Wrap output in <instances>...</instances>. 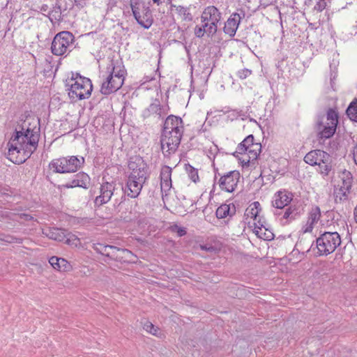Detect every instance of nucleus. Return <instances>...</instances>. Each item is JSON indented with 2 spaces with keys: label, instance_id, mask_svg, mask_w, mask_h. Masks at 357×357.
I'll list each match as a JSON object with an SVG mask.
<instances>
[{
  "label": "nucleus",
  "instance_id": "nucleus-1",
  "mask_svg": "<svg viewBox=\"0 0 357 357\" xmlns=\"http://www.w3.org/2000/svg\"><path fill=\"white\" fill-rule=\"evenodd\" d=\"M261 151L260 143L255 142L252 135L247 136L237 146L234 155L238 158L243 166H249L255 161Z\"/></svg>",
  "mask_w": 357,
  "mask_h": 357
},
{
  "label": "nucleus",
  "instance_id": "nucleus-2",
  "mask_svg": "<svg viewBox=\"0 0 357 357\" xmlns=\"http://www.w3.org/2000/svg\"><path fill=\"white\" fill-rule=\"evenodd\" d=\"M26 127V121L21 125H18L8 142V158L15 164H20L24 162V158H20L24 155L25 142L24 141L23 133Z\"/></svg>",
  "mask_w": 357,
  "mask_h": 357
},
{
  "label": "nucleus",
  "instance_id": "nucleus-3",
  "mask_svg": "<svg viewBox=\"0 0 357 357\" xmlns=\"http://www.w3.org/2000/svg\"><path fill=\"white\" fill-rule=\"evenodd\" d=\"M112 70L102 83L100 92L104 95H109L119 90L124 82L126 70L122 63L116 62L112 64Z\"/></svg>",
  "mask_w": 357,
  "mask_h": 357
},
{
  "label": "nucleus",
  "instance_id": "nucleus-4",
  "mask_svg": "<svg viewBox=\"0 0 357 357\" xmlns=\"http://www.w3.org/2000/svg\"><path fill=\"white\" fill-rule=\"evenodd\" d=\"M66 86H69L68 96L73 101L89 98L93 89L91 79L81 76L71 78L66 83Z\"/></svg>",
  "mask_w": 357,
  "mask_h": 357
},
{
  "label": "nucleus",
  "instance_id": "nucleus-5",
  "mask_svg": "<svg viewBox=\"0 0 357 357\" xmlns=\"http://www.w3.org/2000/svg\"><path fill=\"white\" fill-rule=\"evenodd\" d=\"M75 36L69 31L57 33L51 45V51L54 55L63 56L70 52L73 48Z\"/></svg>",
  "mask_w": 357,
  "mask_h": 357
},
{
  "label": "nucleus",
  "instance_id": "nucleus-6",
  "mask_svg": "<svg viewBox=\"0 0 357 357\" xmlns=\"http://www.w3.org/2000/svg\"><path fill=\"white\" fill-rule=\"evenodd\" d=\"M84 161V158H78L76 156L69 158H60L52 160L49 165L50 169L56 173L75 172Z\"/></svg>",
  "mask_w": 357,
  "mask_h": 357
},
{
  "label": "nucleus",
  "instance_id": "nucleus-7",
  "mask_svg": "<svg viewBox=\"0 0 357 357\" xmlns=\"http://www.w3.org/2000/svg\"><path fill=\"white\" fill-rule=\"evenodd\" d=\"M319 255L333 253L341 244V238L337 232H324L316 240Z\"/></svg>",
  "mask_w": 357,
  "mask_h": 357
},
{
  "label": "nucleus",
  "instance_id": "nucleus-8",
  "mask_svg": "<svg viewBox=\"0 0 357 357\" xmlns=\"http://www.w3.org/2000/svg\"><path fill=\"white\" fill-rule=\"evenodd\" d=\"M132 14L138 22L144 29H149L153 22V17L149 6L139 0H131Z\"/></svg>",
  "mask_w": 357,
  "mask_h": 357
},
{
  "label": "nucleus",
  "instance_id": "nucleus-9",
  "mask_svg": "<svg viewBox=\"0 0 357 357\" xmlns=\"http://www.w3.org/2000/svg\"><path fill=\"white\" fill-rule=\"evenodd\" d=\"M326 119L331 120V126H324V116L319 119L317 123L318 137L320 139H328L333 136L336 131L338 123V113L332 108L328 109L326 114Z\"/></svg>",
  "mask_w": 357,
  "mask_h": 357
},
{
  "label": "nucleus",
  "instance_id": "nucleus-10",
  "mask_svg": "<svg viewBox=\"0 0 357 357\" xmlns=\"http://www.w3.org/2000/svg\"><path fill=\"white\" fill-rule=\"evenodd\" d=\"M183 134L173 133L171 131L162 130L160 144L162 153L165 157H169L176 153L181 143Z\"/></svg>",
  "mask_w": 357,
  "mask_h": 357
},
{
  "label": "nucleus",
  "instance_id": "nucleus-11",
  "mask_svg": "<svg viewBox=\"0 0 357 357\" xmlns=\"http://www.w3.org/2000/svg\"><path fill=\"white\" fill-rule=\"evenodd\" d=\"M222 17L219 10L213 6H209L204 8L201 15L202 22L207 24V31L211 34H215L218 31V24Z\"/></svg>",
  "mask_w": 357,
  "mask_h": 357
},
{
  "label": "nucleus",
  "instance_id": "nucleus-12",
  "mask_svg": "<svg viewBox=\"0 0 357 357\" xmlns=\"http://www.w3.org/2000/svg\"><path fill=\"white\" fill-rule=\"evenodd\" d=\"M23 137L25 142V148L24 149V155L20 156V158H24L25 162L37 149L40 135L38 131H35L26 125Z\"/></svg>",
  "mask_w": 357,
  "mask_h": 357
},
{
  "label": "nucleus",
  "instance_id": "nucleus-13",
  "mask_svg": "<svg viewBox=\"0 0 357 357\" xmlns=\"http://www.w3.org/2000/svg\"><path fill=\"white\" fill-rule=\"evenodd\" d=\"M148 176H136L135 174H130L124 190L125 193L131 198H136L139 195L143 184L146 182Z\"/></svg>",
  "mask_w": 357,
  "mask_h": 357
},
{
  "label": "nucleus",
  "instance_id": "nucleus-14",
  "mask_svg": "<svg viewBox=\"0 0 357 357\" xmlns=\"http://www.w3.org/2000/svg\"><path fill=\"white\" fill-rule=\"evenodd\" d=\"M239 178V172L231 171L220 178L218 184L222 190L232 192L235 190Z\"/></svg>",
  "mask_w": 357,
  "mask_h": 357
},
{
  "label": "nucleus",
  "instance_id": "nucleus-15",
  "mask_svg": "<svg viewBox=\"0 0 357 357\" xmlns=\"http://www.w3.org/2000/svg\"><path fill=\"white\" fill-rule=\"evenodd\" d=\"M116 184L114 182H105L100 188V195L94 200L96 206H102L107 203L112 198L115 190Z\"/></svg>",
  "mask_w": 357,
  "mask_h": 357
},
{
  "label": "nucleus",
  "instance_id": "nucleus-16",
  "mask_svg": "<svg viewBox=\"0 0 357 357\" xmlns=\"http://www.w3.org/2000/svg\"><path fill=\"white\" fill-rule=\"evenodd\" d=\"M128 168L131 171L130 174L148 176L147 165L143 158L139 155H135L130 158Z\"/></svg>",
  "mask_w": 357,
  "mask_h": 357
},
{
  "label": "nucleus",
  "instance_id": "nucleus-17",
  "mask_svg": "<svg viewBox=\"0 0 357 357\" xmlns=\"http://www.w3.org/2000/svg\"><path fill=\"white\" fill-rule=\"evenodd\" d=\"M110 254V259L121 263L129 264L134 262L135 256L128 249H122L113 246Z\"/></svg>",
  "mask_w": 357,
  "mask_h": 357
},
{
  "label": "nucleus",
  "instance_id": "nucleus-18",
  "mask_svg": "<svg viewBox=\"0 0 357 357\" xmlns=\"http://www.w3.org/2000/svg\"><path fill=\"white\" fill-rule=\"evenodd\" d=\"M163 130L183 134L184 128L182 119L174 115L169 116L165 121Z\"/></svg>",
  "mask_w": 357,
  "mask_h": 357
},
{
  "label": "nucleus",
  "instance_id": "nucleus-19",
  "mask_svg": "<svg viewBox=\"0 0 357 357\" xmlns=\"http://www.w3.org/2000/svg\"><path fill=\"white\" fill-rule=\"evenodd\" d=\"M327 159H330V155L328 153L316 149L308 152L304 158V161L311 166H315Z\"/></svg>",
  "mask_w": 357,
  "mask_h": 357
},
{
  "label": "nucleus",
  "instance_id": "nucleus-20",
  "mask_svg": "<svg viewBox=\"0 0 357 357\" xmlns=\"http://www.w3.org/2000/svg\"><path fill=\"white\" fill-rule=\"evenodd\" d=\"M90 178L88 174L84 172H79L74 176L70 182L67 183L62 186L65 188L80 187L86 189L88 188Z\"/></svg>",
  "mask_w": 357,
  "mask_h": 357
},
{
  "label": "nucleus",
  "instance_id": "nucleus-21",
  "mask_svg": "<svg viewBox=\"0 0 357 357\" xmlns=\"http://www.w3.org/2000/svg\"><path fill=\"white\" fill-rule=\"evenodd\" d=\"M292 200V194L287 191H278L272 201L273 206L282 209L288 206Z\"/></svg>",
  "mask_w": 357,
  "mask_h": 357
},
{
  "label": "nucleus",
  "instance_id": "nucleus-22",
  "mask_svg": "<svg viewBox=\"0 0 357 357\" xmlns=\"http://www.w3.org/2000/svg\"><path fill=\"white\" fill-rule=\"evenodd\" d=\"M241 17L239 13H232L225 23L224 32L229 36H234L241 22Z\"/></svg>",
  "mask_w": 357,
  "mask_h": 357
},
{
  "label": "nucleus",
  "instance_id": "nucleus-23",
  "mask_svg": "<svg viewBox=\"0 0 357 357\" xmlns=\"http://www.w3.org/2000/svg\"><path fill=\"white\" fill-rule=\"evenodd\" d=\"M172 168L165 165L160 170V188L162 192L167 193L172 188Z\"/></svg>",
  "mask_w": 357,
  "mask_h": 357
},
{
  "label": "nucleus",
  "instance_id": "nucleus-24",
  "mask_svg": "<svg viewBox=\"0 0 357 357\" xmlns=\"http://www.w3.org/2000/svg\"><path fill=\"white\" fill-rule=\"evenodd\" d=\"M321 218V210L319 206H313L309 212L307 221L303 227L305 233L311 232L314 225L318 222Z\"/></svg>",
  "mask_w": 357,
  "mask_h": 357
},
{
  "label": "nucleus",
  "instance_id": "nucleus-25",
  "mask_svg": "<svg viewBox=\"0 0 357 357\" xmlns=\"http://www.w3.org/2000/svg\"><path fill=\"white\" fill-rule=\"evenodd\" d=\"M43 234L50 239L63 242L66 238V231L59 228H47Z\"/></svg>",
  "mask_w": 357,
  "mask_h": 357
},
{
  "label": "nucleus",
  "instance_id": "nucleus-26",
  "mask_svg": "<svg viewBox=\"0 0 357 357\" xmlns=\"http://www.w3.org/2000/svg\"><path fill=\"white\" fill-rule=\"evenodd\" d=\"M236 207L234 204H224L220 205L216 210L215 215L218 219L232 217L236 214Z\"/></svg>",
  "mask_w": 357,
  "mask_h": 357
},
{
  "label": "nucleus",
  "instance_id": "nucleus-27",
  "mask_svg": "<svg viewBox=\"0 0 357 357\" xmlns=\"http://www.w3.org/2000/svg\"><path fill=\"white\" fill-rule=\"evenodd\" d=\"M49 263L54 269L59 271H68L72 268L70 264L67 260L56 256L50 257Z\"/></svg>",
  "mask_w": 357,
  "mask_h": 357
},
{
  "label": "nucleus",
  "instance_id": "nucleus-28",
  "mask_svg": "<svg viewBox=\"0 0 357 357\" xmlns=\"http://www.w3.org/2000/svg\"><path fill=\"white\" fill-rule=\"evenodd\" d=\"M317 166L318 167L317 171L323 177L328 176L331 174H334V168L332 164V159L331 156L330 159H327V160L321 162L319 164H317Z\"/></svg>",
  "mask_w": 357,
  "mask_h": 357
},
{
  "label": "nucleus",
  "instance_id": "nucleus-29",
  "mask_svg": "<svg viewBox=\"0 0 357 357\" xmlns=\"http://www.w3.org/2000/svg\"><path fill=\"white\" fill-rule=\"evenodd\" d=\"M350 191V188H345V187H341L340 185L335 186L333 192L335 202L336 203H340L347 201L349 198Z\"/></svg>",
  "mask_w": 357,
  "mask_h": 357
},
{
  "label": "nucleus",
  "instance_id": "nucleus-30",
  "mask_svg": "<svg viewBox=\"0 0 357 357\" xmlns=\"http://www.w3.org/2000/svg\"><path fill=\"white\" fill-rule=\"evenodd\" d=\"M261 205L259 202H255L252 203L249 207L246 209V214L248 217L257 220L259 216V212L261 211Z\"/></svg>",
  "mask_w": 357,
  "mask_h": 357
},
{
  "label": "nucleus",
  "instance_id": "nucleus-31",
  "mask_svg": "<svg viewBox=\"0 0 357 357\" xmlns=\"http://www.w3.org/2000/svg\"><path fill=\"white\" fill-rule=\"evenodd\" d=\"M172 9L173 8L176 10V12L181 16L183 20L185 21H191L192 20V17L191 14L188 12V9L186 7L182 6H176V5H171Z\"/></svg>",
  "mask_w": 357,
  "mask_h": 357
},
{
  "label": "nucleus",
  "instance_id": "nucleus-32",
  "mask_svg": "<svg viewBox=\"0 0 357 357\" xmlns=\"http://www.w3.org/2000/svg\"><path fill=\"white\" fill-rule=\"evenodd\" d=\"M341 184H338L341 187H345V188H351L353 178L352 175L349 172L344 171L340 175Z\"/></svg>",
  "mask_w": 357,
  "mask_h": 357
},
{
  "label": "nucleus",
  "instance_id": "nucleus-33",
  "mask_svg": "<svg viewBox=\"0 0 357 357\" xmlns=\"http://www.w3.org/2000/svg\"><path fill=\"white\" fill-rule=\"evenodd\" d=\"M347 114L351 121L357 122V98H355L349 104L347 109Z\"/></svg>",
  "mask_w": 357,
  "mask_h": 357
},
{
  "label": "nucleus",
  "instance_id": "nucleus-34",
  "mask_svg": "<svg viewBox=\"0 0 357 357\" xmlns=\"http://www.w3.org/2000/svg\"><path fill=\"white\" fill-rule=\"evenodd\" d=\"M298 212L297 211V208L295 206H290L287 208L283 213L282 218L284 219L291 221L298 216Z\"/></svg>",
  "mask_w": 357,
  "mask_h": 357
},
{
  "label": "nucleus",
  "instance_id": "nucleus-35",
  "mask_svg": "<svg viewBox=\"0 0 357 357\" xmlns=\"http://www.w3.org/2000/svg\"><path fill=\"white\" fill-rule=\"evenodd\" d=\"M207 29H208L207 24H204L203 23V24L201 26H196L195 27V30H194L195 35L198 38L203 37L205 33H206L208 36H213L214 35V34L209 33V32L207 31Z\"/></svg>",
  "mask_w": 357,
  "mask_h": 357
},
{
  "label": "nucleus",
  "instance_id": "nucleus-36",
  "mask_svg": "<svg viewBox=\"0 0 357 357\" xmlns=\"http://www.w3.org/2000/svg\"><path fill=\"white\" fill-rule=\"evenodd\" d=\"M143 328L148 333L158 336V332L159 331V328L155 326L151 322L149 321H146L143 324Z\"/></svg>",
  "mask_w": 357,
  "mask_h": 357
},
{
  "label": "nucleus",
  "instance_id": "nucleus-37",
  "mask_svg": "<svg viewBox=\"0 0 357 357\" xmlns=\"http://www.w3.org/2000/svg\"><path fill=\"white\" fill-rule=\"evenodd\" d=\"M113 245H99L98 247L96 248L97 252L100 253L102 255L106 256L107 257H110V254L112 252Z\"/></svg>",
  "mask_w": 357,
  "mask_h": 357
},
{
  "label": "nucleus",
  "instance_id": "nucleus-38",
  "mask_svg": "<svg viewBox=\"0 0 357 357\" xmlns=\"http://www.w3.org/2000/svg\"><path fill=\"white\" fill-rule=\"evenodd\" d=\"M186 170L188 172V176L195 183H197L199 181L198 171L195 169L191 165H188L186 167Z\"/></svg>",
  "mask_w": 357,
  "mask_h": 357
},
{
  "label": "nucleus",
  "instance_id": "nucleus-39",
  "mask_svg": "<svg viewBox=\"0 0 357 357\" xmlns=\"http://www.w3.org/2000/svg\"><path fill=\"white\" fill-rule=\"evenodd\" d=\"M66 244L77 246L79 243V239L74 234L66 233L64 241Z\"/></svg>",
  "mask_w": 357,
  "mask_h": 357
},
{
  "label": "nucleus",
  "instance_id": "nucleus-40",
  "mask_svg": "<svg viewBox=\"0 0 357 357\" xmlns=\"http://www.w3.org/2000/svg\"><path fill=\"white\" fill-rule=\"evenodd\" d=\"M263 228H264V226L260 221H258V222L255 223V232L256 233V234L259 238H261L264 239H268L271 237L270 236H262V229Z\"/></svg>",
  "mask_w": 357,
  "mask_h": 357
},
{
  "label": "nucleus",
  "instance_id": "nucleus-41",
  "mask_svg": "<svg viewBox=\"0 0 357 357\" xmlns=\"http://www.w3.org/2000/svg\"><path fill=\"white\" fill-rule=\"evenodd\" d=\"M228 117L231 118V120L241 117L243 120L245 119V114L242 110H231L228 112Z\"/></svg>",
  "mask_w": 357,
  "mask_h": 357
},
{
  "label": "nucleus",
  "instance_id": "nucleus-42",
  "mask_svg": "<svg viewBox=\"0 0 357 357\" xmlns=\"http://www.w3.org/2000/svg\"><path fill=\"white\" fill-rule=\"evenodd\" d=\"M326 7V0H319L313 8V10L317 13L323 11Z\"/></svg>",
  "mask_w": 357,
  "mask_h": 357
},
{
  "label": "nucleus",
  "instance_id": "nucleus-43",
  "mask_svg": "<svg viewBox=\"0 0 357 357\" xmlns=\"http://www.w3.org/2000/svg\"><path fill=\"white\" fill-rule=\"evenodd\" d=\"M252 74V70L248 68H244L242 70H240L237 73L238 77L241 79H244L247 77H248Z\"/></svg>",
  "mask_w": 357,
  "mask_h": 357
},
{
  "label": "nucleus",
  "instance_id": "nucleus-44",
  "mask_svg": "<svg viewBox=\"0 0 357 357\" xmlns=\"http://www.w3.org/2000/svg\"><path fill=\"white\" fill-rule=\"evenodd\" d=\"M4 241L8 242V243H22V238H16V237L11 236H6V239H4Z\"/></svg>",
  "mask_w": 357,
  "mask_h": 357
},
{
  "label": "nucleus",
  "instance_id": "nucleus-45",
  "mask_svg": "<svg viewBox=\"0 0 357 357\" xmlns=\"http://www.w3.org/2000/svg\"><path fill=\"white\" fill-rule=\"evenodd\" d=\"M173 230L177 233L178 236H183L186 234V230L185 228L179 227L177 225L174 226Z\"/></svg>",
  "mask_w": 357,
  "mask_h": 357
},
{
  "label": "nucleus",
  "instance_id": "nucleus-46",
  "mask_svg": "<svg viewBox=\"0 0 357 357\" xmlns=\"http://www.w3.org/2000/svg\"><path fill=\"white\" fill-rule=\"evenodd\" d=\"M148 110L151 112H158L160 110V104L159 103H153L150 105V106L148 108Z\"/></svg>",
  "mask_w": 357,
  "mask_h": 357
},
{
  "label": "nucleus",
  "instance_id": "nucleus-47",
  "mask_svg": "<svg viewBox=\"0 0 357 357\" xmlns=\"http://www.w3.org/2000/svg\"><path fill=\"white\" fill-rule=\"evenodd\" d=\"M353 155L355 164L357 165V144L354 147Z\"/></svg>",
  "mask_w": 357,
  "mask_h": 357
},
{
  "label": "nucleus",
  "instance_id": "nucleus-48",
  "mask_svg": "<svg viewBox=\"0 0 357 357\" xmlns=\"http://www.w3.org/2000/svg\"><path fill=\"white\" fill-rule=\"evenodd\" d=\"M324 126H325V127L331 126V120H327L326 117V118L324 117Z\"/></svg>",
  "mask_w": 357,
  "mask_h": 357
},
{
  "label": "nucleus",
  "instance_id": "nucleus-49",
  "mask_svg": "<svg viewBox=\"0 0 357 357\" xmlns=\"http://www.w3.org/2000/svg\"><path fill=\"white\" fill-rule=\"evenodd\" d=\"M354 217L356 222L357 223V205L356 206L354 210Z\"/></svg>",
  "mask_w": 357,
  "mask_h": 357
},
{
  "label": "nucleus",
  "instance_id": "nucleus-50",
  "mask_svg": "<svg viewBox=\"0 0 357 357\" xmlns=\"http://www.w3.org/2000/svg\"><path fill=\"white\" fill-rule=\"evenodd\" d=\"M40 10L43 12H48V6L47 5H43Z\"/></svg>",
  "mask_w": 357,
  "mask_h": 357
},
{
  "label": "nucleus",
  "instance_id": "nucleus-51",
  "mask_svg": "<svg viewBox=\"0 0 357 357\" xmlns=\"http://www.w3.org/2000/svg\"><path fill=\"white\" fill-rule=\"evenodd\" d=\"M301 244H302V240H301V241H300L296 244V245H298V246H301Z\"/></svg>",
  "mask_w": 357,
  "mask_h": 357
},
{
  "label": "nucleus",
  "instance_id": "nucleus-52",
  "mask_svg": "<svg viewBox=\"0 0 357 357\" xmlns=\"http://www.w3.org/2000/svg\"><path fill=\"white\" fill-rule=\"evenodd\" d=\"M160 1V0H153V1L154 3H158V4H159Z\"/></svg>",
  "mask_w": 357,
  "mask_h": 357
}]
</instances>
